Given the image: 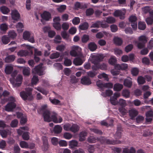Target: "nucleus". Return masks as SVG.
<instances>
[{"label": "nucleus", "instance_id": "obj_1", "mask_svg": "<svg viewBox=\"0 0 153 153\" xmlns=\"http://www.w3.org/2000/svg\"><path fill=\"white\" fill-rule=\"evenodd\" d=\"M47 106L46 105H43L41 108V110L44 112L43 116L44 120L45 121L49 122L52 121L51 114L54 112H50L47 109Z\"/></svg>", "mask_w": 153, "mask_h": 153}, {"label": "nucleus", "instance_id": "obj_2", "mask_svg": "<svg viewBox=\"0 0 153 153\" xmlns=\"http://www.w3.org/2000/svg\"><path fill=\"white\" fill-rule=\"evenodd\" d=\"M26 93L22 91L20 93L21 97L24 100H30L33 99V96L32 95L31 92L32 89L31 88H27L26 89Z\"/></svg>", "mask_w": 153, "mask_h": 153}, {"label": "nucleus", "instance_id": "obj_3", "mask_svg": "<svg viewBox=\"0 0 153 153\" xmlns=\"http://www.w3.org/2000/svg\"><path fill=\"white\" fill-rule=\"evenodd\" d=\"M22 75H18L15 79L11 78L10 82L13 87H18L22 84Z\"/></svg>", "mask_w": 153, "mask_h": 153}, {"label": "nucleus", "instance_id": "obj_4", "mask_svg": "<svg viewBox=\"0 0 153 153\" xmlns=\"http://www.w3.org/2000/svg\"><path fill=\"white\" fill-rule=\"evenodd\" d=\"M42 64H40L35 67L32 70V73L34 74H37L39 76L43 75L45 74L44 70L45 69V67H43Z\"/></svg>", "mask_w": 153, "mask_h": 153}, {"label": "nucleus", "instance_id": "obj_5", "mask_svg": "<svg viewBox=\"0 0 153 153\" xmlns=\"http://www.w3.org/2000/svg\"><path fill=\"white\" fill-rule=\"evenodd\" d=\"M23 39L26 40L32 43L35 42V40L33 34L32 33L29 31H25L23 34Z\"/></svg>", "mask_w": 153, "mask_h": 153}, {"label": "nucleus", "instance_id": "obj_6", "mask_svg": "<svg viewBox=\"0 0 153 153\" xmlns=\"http://www.w3.org/2000/svg\"><path fill=\"white\" fill-rule=\"evenodd\" d=\"M92 62L94 65L97 64L98 62L102 61L104 58V56L102 54H92L90 56Z\"/></svg>", "mask_w": 153, "mask_h": 153}, {"label": "nucleus", "instance_id": "obj_7", "mask_svg": "<svg viewBox=\"0 0 153 153\" xmlns=\"http://www.w3.org/2000/svg\"><path fill=\"white\" fill-rule=\"evenodd\" d=\"M139 42L137 43V46L138 48L141 49L144 47L145 44L147 41V38L145 36L142 35L138 37Z\"/></svg>", "mask_w": 153, "mask_h": 153}, {"label": "nucleus", "instance_id": "obj_8", "mask_svg": "<svg viewBox=\"0 0 153 153\" xmlns=\"http://www.w3.org/2000/svg\"><path fill=\"white\" fill-rule=\"evenodd\" d=\"M126 12V10L125 9L117 10L114 11V16L115 17H119L120 19H123L125 18Z\"/></svg>", "mask_w": 153, "mask_h": 153}, {"label": "nucleus", "instance_id": "obj_9", "mask_svg": "<svg viewBox=\"0 0 153 153\" xmlns=\"http://www.w3.org/2000/svg\"><path fill=\"white\" fill-rule=\"evenodd\" d=\"M109 26V25L106 23H104L102 22L98 21L93 23L91 26V28H99L101 27L102 28H106Z\"/></svg>", "mask_w": 153, "mask_h": 153}, {"label": "nucleus", "instance_id": "obj_10", "mask_svg": "<svg viewBox=\"0 0 153 153\" xmlns=\"http://www.w3.org/2000/svg\"><path fill=\"white\" fill-rule=\"evenodd\" d=\"M11 15L12 19L14 21V22L18 21L20 18V14L16 10H12Z\"/></svg>", "mask_w": 153, "mask_h": 153}, {"label": "nucleus", "instance_id": "obj_11", "mask_svg": "<svg viewBox=\"0 0 153 153\" xmlns=\"http://www.w3.org/2000/svg\"><path fill=\"white\" fill-rule=\"evenodd\" d=\"M129 22L131 23L132 27L134 29H136L137 27L136 17L134 16H131L129 18Z\"/></svg>", "mask_w": 153, "mask_h": 153}, {"label": "nucleus", "instance_id": "obj_12", "mask_svg": "<svg viewBox=\"0 0 153 153\" xmlns=\"http://www.w3.org/2000/svg\"><path fill=\"white\" fill-rule=\"evenodd\" d=\"M16 106V103L8 102L5 106V110L8 112L13 111Z\"/></svg>", "mask_w": 153, "mask_h": 153}, {"label": "nucleus", "instance_id": "obj_13", "mask_svg": "<svg viewBox=\"0 0 153 153\" xmlns=\"http://www.w3.org/2000/svg\"><path fill=\"white\" fill-rule=\"evenodd\" d=\"M52 117V121L55 123H60L62 121V118L59 116L55 113H53L51 114Z\"/></svg>", "mask_w": 153, "mask_h": 153}, {"label": "nucleus", "instance_id": "obj_14", "mask_svg": "<svg viewBox=\"0 0 153 153\" xmlns=\"http://www.w3.org/2000/svg\"><path fill=\"white\" fill-rule=\"evenodd\" d=\"M81 83L85 85H89L91 83V82L90 79L87 76H84L81 78Z\"/></svg>", "mask_w": 153, "mask_h": 153}, {"label": "nucleus", "instance_id": "obj_15", "mask_svg": "<svg viewBox=\"0 0 153 153\" xmlns=\"http://www.w3.org/2000/svg\"><path fill=\"white\" fill-rule=\"evenodd\" d=\"M43 141V146H42V149L43 151H46L47 150L48 147V139L45 137H43L42 138Z\"/></svg>", "mask_w": 153, "mask_h": 153}, {"label": "nucleus", "instance_id": "obj_16", "mask_svg": "<svg viewBox=\"0 0 153 153\" xmlns=\"http://www.w3.org/2000/svg\"><path fill=\"white\" fill-rule=\"evenodd\" d=\"M42 19L45 21H49L51 18V15L50 13L45 11L41 15Z\"/></svg>", "mask_w": 153, "mask_h": 153}, {"label": "nucleus", "instance_id": "obj_17", "mask_svg": "<svg viewBox=\"0 0 153 153\" xmlns=\"http://www.w3.org/2000/svg\"><path fill=\"white\" fill-rule=\"evenodd\" d=\"M11 134V131L8 130H0V134L3 138L6 137Z\"/></svg>", "mask_w": 153, "mask_h": 153}, {"label": "nucleus", "instance_id": "obj_18", "mask_svg": "<svg viewBox=\"0 0 153 153\" xmlns=\"http://www.w3.org/2000/svg\"><path fill=\"white\" fill-rule=\"evenodd\" d=\"M146 115V119L147 122H150L152 121L153 117V112L152 111H150L147 112Z\"/></svg>", "mask_w": 153, "mask_h": 153}, {"label": "nucleus", "instance_id": "obj_19", "mask_svg": "<svg viewBox=\"0 0 153 153\" xmlns=\"http://www.w3.org/2000/svg\"><path fill=\"white\" fill-rule=\"evenodd\" d=\"M101 140V137L100 138L97 137L96 138L93 136H91L88 137L87 139V141L91 143H95L97 141H99L100 142Z\"/></svg>", "mask_w": 153, "mask_h": 153}, {"label": "nucleus", "instance_id": "obj_20", "mask_svg": "<svg viewBox=\"0 0 153 153\" xmlns=\"http://www.w3.org/2000/svg\"><path fill=\"white\" fill-rule=\"evenodd\" d=\"M16 58L15 56L14 55H8L5 59V61L6 62H11L14 61Z\"/></svg>", "mask_w": 153, "mask_h": 153}, {"label": "nucleus", "instance_id": "obj_21", "mask_svg": "<svg viewBox=\"0 0 153 153\" xmlns=\"http://www.w3.org/2000/svg\"><path fill=\"white\" fill-rule=\"evenodd\" d=\"M100 142L102 143H103L106 142L108 144H115L117 143L111 140L108 139H105V137H101V140Z\"/></svg>", "mask_w": 153, "mask_h": 153}, {"label": "nucleus", "instance_id": "obj_22", "mask_svg": "<svg viewBox=\"0 0 153 153\" xmlns=\"http://www.w3.org/2000/svg\"><path fill=\"white\" fill-rule=\"evenodd\" d=\"M97 77L100 79H103L105 80L108 81L109 80L108 75L104 73H103L99 74Z\"/></svg>", "mask_w": 153, "mask_h": 153}, {"label": "nucleus", "instance_id": "obj_23", "mask_svg": "<svg viewBox=\"0 0 153 153\" xmlns=\"http://www.w3.org/2000/svg\"><path fill=\"white\" fill-rule=\"evenodd\" d=\"M115 21L116 20L115 19L111 16H109L105 18V22L108 25V24H111L114 23L115 22Z\"/></svg>", "mask_w": 153, "mask_h": 153}, {"label": "nucleus", "instance_id": "obj_24", "mask_svg": "<svg viewBox=\"0 0 153 153\" xmlns=\"http://www.w3.org/2000/svg\"><path fill=\"white\" fill-rule=\"evenodd\" d=\"M79 127L77 124H73L71 125V131L74 133H75L79 130Z\"/></svg>", "mask_w": 153, "mask_h": 153}, {"label": "nucleus", "instance_id": "obj_25", "mask_svg": "<svg viewBox=\"0 0 153 153\" xmlns=\"http://www.w3.org/2000/svg\"><path fill=\"white\" fill-rule=\"evenodd\" d=\"M13 70V66L11 65H9L6 66L4 71L6 74H10L12 72Z\"/></svg>", "mask_w": 153, "mask_h": 153}, {"label": "nucleus", "instance_id": "obj_26", "mask_svg": "<svg viewBox=\"0 0 153 153\" xmlns=\"http://www.w3.org/2000/svg\"><path fill=\"white\" fill-rule=\"evenodd\" d=\"M123 86L122 85L119 83L115 84L113 88V89L114 91H120L122 89Z\"/></svg>", "mask_w": 153, "mask_h": 153}, {"label": "nucleus", "instance_id": "obj_27", "mask_svg": "<svg viewBox=\"0 0 153 153\" xmlns=\"http://www.w3.org/2000/svg\"><path fill=\"white\" fill-rule=\"evenodd\" d=\"M61 35L63 39L67 40H71L69 37V35L67 33L66 31H62Z\"/></svg>", "mask_w": 153, "mask_h": 153}, {"label": "nucleus", "instance_id": "obj_28", "mask_svg": "<svg viewBox=\"0 0 153 153\" xmlns=\"http://www.w3.org/2000/svg\"><path fill=\"white\" fill-rule=\"evenodd\" d=\"M16 27L17 31L19 33L22 32L23 30L24 25L21 22L18 23L16 26Z\"/></svg>", "mask_w": 153, "mask_h": 153}, {"label": "nucleus", "instance_id": "obj_29", "mask_svg": "<svg viewBox=\"0 0 153 153\" xmlns=\"http://www.w3.org/2000/svg\"><path fill=\"white\" fill-rule=\"evenodd\" d=\"M131 79V78H128L125 79L124 81V85L128 88H130L132 84V82Z\"/></svg>", "mask_w": 153, "mask_h": 153}, {"label": "nucleus", "instance_id": "obj_30", "mask_svg": "<svg viewBox=\"0 0 153 153\" xmlns=\"http://www.w3.org/2000/svg\"><path fill=\"white\" fill-rule=\"evenodd\" d=\"M0 10L2 13L4 14H7L10 12V9L7 7L2 6L0 7Z\"/></svg>", "mask_w": 153, "mask_h": 153}, {"label": "nucleus", "instance_id": "obj_31", "mask_svg": "<svg viewBox=\"0 0 153 153\" xmlns=\"http://www.w3.org/2000/svg\"><path fill=\"white\" fill-rule=\"evenodd\" d=\"M138 114V111L135 109H131L129 111V115L132 119L136 116Z\"/></svg>", "mask_w": 153, "mask_h": 153}, {"label": "nucleus", "instance_id": "obj_32", "mask_svg": "<svg viewBox=\"0 0 153 153\" xmlns=\"http://www.w3.org/2000/svg\"><path fill=\"white\" fill-rule=\"evenodd\" d=\"M8 29V25L6 23L2 24L0 25V29L1 31L3 33H5Z\"/></svg>", "mask_w": 153, "mask_h": 153}, {"label": "nucleus", "instance_id": "obj_33", "mask_svg": "<svg viewBox=\"0 0 153 153\" xmlns=\"http://www.w3.org/2000/svg\"><path fill=\"white\" fill-rule=\"evenodd\" d=\"M87 133L85 131H82L79 134V140L80 141H82L85 140V137L87 136Z\"/></svg>", "mask_w": 153, "mask_h": 153}, {"label": "nucleus", "instance_id": "obj_34", "mask_svg": "<svg viewBox=\"0 0 153 153\" xmlns=\"http://www.w3.org/2000/svg\"><path fill=\"white\" fill-rule=\"evenodd\" d=\"M88 47L89 49L91 51H95L97 48V45L94 42H91L89 43Z\"/></svg>", "mask_w": 153, "mask_h": 153}, {"label": "nucleus", "instance_id": "obj_35", "mask_svg": "<svg viewBox=\"0 0 153 153\" xmlns=\"http://www.w3.org/2000/svg\"><path fill=\"white\" fill-rule=\"evenodd\" d=\"M28 54V52L26 51L21 50L17 53V55L20 57L26 56Z\"/></svg>", "mask_w": 153, "mask_h": 153}, {"label": "nucleus", "instance_id": "obj_36", "mask_svg": "<svg viewBox=\"0 0 153 153\" xmlns=\"http://www.w3.org/2000/svg\"><path fill=\"white\" fill-rule=\"evenodd\" d=\"M62 127L59 125H57L55 126L53 129V131L55 133H60L62 131Z\"/></svg>", "mask_w": 153, "mask_h": 153}, {"label": "nucleus", "instance_id": "obj_37", "mask_svg": "<svg viewBox=\"0 0 153 153\" xmlns=\"http://www.w3.org/2000/svg\"><path fill=\"white\" fill-rule=\"evenodd\" d=\"M112 91L110 90H106L105 92H102L101 95L104 97H106L107 96H110L113 94Z\"/></svg>", "mask_w": 153, "mask_h": 153}, {"label": "nucleus", "instance_id": "obj_38", "mask_svg": "<svg viewBox=\"0 0 153 153\" xmlns=\"http://www.w3.org/2000/svg\"><path fill=\"white\" fill-rule=\"evenodd\" d=\"M113 40L114 43L117 45H121L123 43L121 39L117 37H114Z\"/></svg>", "mask_w": 153, "mask_h": 153}, {"label": "nucleus", "instance_id": "obj_39", "mask_svg": "<svg viewBox=\"0 0 153 153\" xmlns=\"http://www.w3.org/2000/svg\"><path fill=\"white\" fill-rule=\"evenodd\" d=\"M88 24L86 22H84L81 24L79 25V28L82 30H85L88 28Z\"/></svg>", "mask_w": 153, "mask_h": 153}, {"label": "nucleus", "instance_id": "obj_40", "mask_svg": "<svg viewBox=\"0 0 153 153\" xmlns=\"http://www.w3.org/2000/svg\"><path fill=\"white\" fill-rule=\"evenodd\" d=\"M73 63L76 65H80L82 64L83 62L81 59L78 58L74 59Z\"/></svg>", "mask_w": 153, "mask_h": 153}, {"label": "nucleus", "instance_id": "obj_41", "mask_svg": "<svg viewBox=\"0 0 153 153\" xmlns=\"http://www.w3.org/2000/svg\"><path fill=\"white\" fill-rule=\"evenodd\" d=\"M39 79L37 76L34 75L31 80V83L32 85H36L39 82Z\"/></svg>", "mask_w": 153, "mask_h": 153}, {"label": "nucleus", "instance_id": "obj_42", "mask_svg": "<svg viewBox=\"0 0 153 153\" xmlns=\"http://www.w3.org/2000/svg\"><path fill=\"white\" fill-rule=\"evenodd\" d=\"M30 69L29 67H25L23 70V73L25 76H29L30 74Z\"/></svg>", "mask_w": 153, "mask_h": 153}, {"label": "nucleus", "instance_id": "obj_43", "mask_svg": "<svg viewBox=\"0 0 153 153\" xmlns=\"http://www.w3.org/2000/svg\"><path fill=\"white\" fill-rule=\"evenodd\" d=\"M1 41L3 44H8L10 41V40L9 38L7 36H4L2 37Z\"/></svg>", "mask_w": 153, "mask_h": 153}, {"label": "nucleus", "instance_id": "obj_44", "mask_svg": "<svg viewBox=\"0 0 153 153\" xmlns=\"http://www.w3.org/2000/svg\"><path fill=\"white\" fill-rule=\"evenodd\" d=\"M116 61V57L114 56H111L108 60V63L111 65H114Z\"/></svg>", "mask_w": 153, "mask_h": 153}, {"label": "nucleus", "instance_id": "obj_45", "mask_svg": "<svg viewBox=\"0 0 153 153\" xmlns=\"http://www.w3.org/2000/svg\"><path fill=\"white\" fill-rule=\"evenodd\" d=\"M69 27V24L66 22L63 23L61 25V28L64 30L63 31H66Z\"/></svg>", "mask_w": 153, "mask_h": 153}, {"label": "nucleus", "instance_id": "obj_46", "mask_svg": "<svg viewBox=\"0 0 153 153\" xmlns=\"http://www.w3.org/2000/svg\"><path fill=\"white\" fill-rule=\"evenodd\" d=\"M137 81L139 84H143L145 82V78L141 76L138 77Z\"/></svg>", "mask_w": 153, "mask_h": 153}, {"label": "nucleus", "instance_id": "obj_47", "mask_svg": "<svg viewBox=\"0 0 153 153\" xmlns=\"http://www.w3.org/2000/svg\"><path fill=\"white\" fill-rule=\"evenodd\" d=\"M146 27V25L144 22H140L138 23V28L139 29L143 30Z\"/></svg>", "mask_w": 153, "mask_h": 153}, {"label": "nucleus", "instance_id": "obj_48", "mask_svg": "<svg viewBox=\"0 0 153 153\" xmlns=\"http://www.w3.org/2000/svg\"><path fill=\"white\" fill-rule=\"evenodd\" d=\"M51 142L53 145L56 146L59 143V140L56 137H53L51 138Z\"/></svg>", "mask_w": 153, "mask_h": 153}, {"label": "nucleus", "instance_id": "obj_49", "mask_svg": "<svg viewBox=\"0 0 153 153\" xmlns=\"http://www.w3.org/2000/svg\"><path fill=\"white\" fill-rule=\"evenodd\" d=\"M69 146L71 148H73L77 146L78 144L77 142L75 140H72L69 142Z\"/></svg>", "mask_w": 153, "mask_h": 153}, {"label": "nucleus", "instance_id": "obj_50", "mask_svg": "<svg viewBox=\"0 0 153 153\" xmlns=\"http://www.w3.org/2000/svg\"><path fill=\"white\" fill-rule=\"evenodd\" d=\"M20 145L21 147L23 148H27L29 147L27 143L24 141H21L20 143Z\"/></svg>", "mask_w": 153, "mask_h": 153}, {"label": "nucleus", "instance_id": "obj_51", "mask_svg": "<svg viewBox=\"0 0 153 153\" xmlns=\"http://www.w3.org/2000/svg\"><path fill=\"white\" fill-rule=\"evenodd\" d=\"M87 74L88 76L91 77H93L97 74V73L93 71H90L88 72Z\"/></svg>", "mask_w": 153, "mask_h": 153}, {"label": "nucleus", "instance_id": "obj_52", "mask_svg": "<svg viewBox=\"0 0 153 153\" xmlns=\"http://www.w3.org/2000/svg\"><path fill=\"white\" fill-rule=\"evenodd\" d=\"M122 95L126 98H128L129 97L130 92L128 90H124L122 91Z\"/></svg>", "mask_w": 153, "mask_h": 153}, {"label": "nucleus", "instance_id": "obj_53", "mask_svg": "<svg viewBox=\"0 0 153 153\" xmlns=\"http://www.w3.org/2000/svg\"><path fill=\"white\" fill-rule=\"evenodd\" d=\"M65 48V46L63 45H58L56 47V49L57 50L60 51H63Z\"/></svg>", "mask_w": 153, "mask_h": 153}, {"label": "nucleus", "instance_id": "obj_54", "mask_svg": "<svg viewBox=\"0 0 153 153\" xmlns=\"http://www.w3.org/2000/svg\"><path fill=\"white\" fill-rule=\"evenodd\" d=\"M18 123V121L16 119L13 120L10 124V126L13 128L16 127L17 126Z\"/></svg>", "mask_w": 153, "mask_h": 153}, {"label": "nucleus", "instance_id": "obj_55", "mask_svg": "<svg viewBox=\"0 0 153 153\" xmlns=\"http://www.w3.org/2000/svg\"><path fill=\"white\" fill-rule=\"evenodd\" d=\"M60 55V53L58 52H56L51 54L50 56V58L51 59H56L58 58Z\"/></svg>", "mask_w": 153, "mask_h": 153}, {"label": "nucleus", "instance_id": "obj_56", "mask_svg": "<svg viewBox=\"0 0 153 153\" xmlns=\"http://www.w3.org/2000/svg\"><path fill=\"white\" fill-rule=\"evenodd\" d=\"M139 71V70L137 68H134L132 69L131 73L133 76H136L138 74Z\"/></svg>", "mask_w": 153, "mask_h": 153}, {"label": "nucleus", "instance_id": "obj_57", "mask_svg": "<svg viewBox=\"0 0 153 153\" xmlns=\"http://www.w3.org/2000/svg\"><path fill=\"white\" fill-rule=\"evenodd\" d=\"M61 36L59 35H57L55 37L54 41L56 43H59L61 42Z\"/></svg>", "mask_w": 153, "mask_h": 153}, {"label": "nucleus", "instance_id": "obj_58", "mask_svg": "<svg viewBox=\"0 0 153 153\" xmlns=\"http://www.w3.org/2000/svg\"><path fill=\"white\" fill-rule=\"evenodd\" d=\"M97 85L100 88V91H103V86L104 83H102L101 80H99L97 81L96 82Z\"/></svg>", "mask_w": 153, "mask_h": 153}, {"label": "nucleus", "instance_id": "obj_59", "mask_svg": "<svg viewBox=\"0 0 153 153\" xmlns=\"http://www.w3.org/2000/svg\"><path fill=\"white\" fill-rule=\"evenodd\" d=\"M8 35L10 37L14 39L16 37L17 34L14 30H12L9 32Z\"/></svg>", "mask_w": 153, "mask_h": 153}, {"label": "nucleus", "instance_id": "obj_60", "mask_svg": "<svg viewBox=\"0 0 153 153\" xmlns=\"http://www.w3.org/2000/svg\"><path fill=\"white\" fill-rule=\"evenodd\" d=\"M89 39V37L88 35H84L82 37V41L83 43L87 42Z\"/></svg>", "mask_w": 153, "mask_h": 153}, {"label": "nucleus", "instance_id": "obj_61", "mask_svg": "<svg viewBox=\"0 0 153 153\" xmlns=\"http://www.w3.org/2000/svg\"><path fill=\"white\" fill-rule=\"evenodd\" d=\"M76 30L77 29L76 27H72L69 29L68 32L71 35H74L76 33Z\"/></svg>", "mask_w": 153, "mask_h": 153}, {"label": "nucleus", "instance_id": "obj_62", "mask_svg": "<svg viewBox=\"0 0 153 153\" xmlns=\"http://www.w3.org/2000/svg\"><path fill=\"white\" fill-rule=\"evenodd\" d=\"M59 146L62 147H65L67 146V142L64 140H60L59 142Z\"/></svg>", "mask_w": 153, "mask_h": 153}, {"label": "nucleus", "instance_id": "obj_63", "mask_svg": "<svg viewBox=\"0 0 153 153\" xmlns=\"http://www.w3.org/2000/svg\"><path fill=\"white\" fill-rule=\"evenodd\" d=\"M53 26L58 30H60L61 29V25L60 23H53Z\"/></svg>", "mask_w": 153, "mask_h": 153}, {"label": "nucleus", "instance_id": "obj_64", "mask_svg": "<svg viewBox=\"0 0 153 153\" xmlns=\"http://www.w3.org/2000/svg\"><path fill=\"white\" fill-rule=\"evenodd\" d=\"M54 67L58 70H62V66L59 63H56L53 65Z\"/></svg>", "mask_w": 153, "mask_h": 153}]
</instances>
